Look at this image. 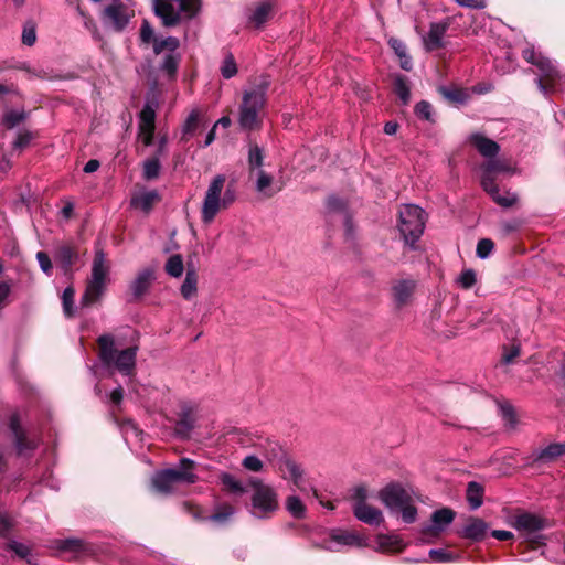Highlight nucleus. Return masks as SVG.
I'll use <instances>...</instances> for the list:
<instances>
[{
	"instance_id": "29",
	"label": "nucleus",
	"mask_w": 565,
	"mask_h": 565,
	"mask_svg": "<svg viewBox=\"0 0 565 565\" xmlns=\"http://www.w3.org/2000/svg\"><path fill=\"white\" fill-rule=\"evenodd\" d=\"M454 518H455V512L448 508H443L440 510H437L431 514L433 524L430 526H427L424 530V532L425 533L440 532L448 524H450L454 521Z\"/></svg>"
},
{
	"instance_id": "14",
	"label": "nucleus",
	"mask_w": 565,
	"mask_h": 565,
	"mask_svg": "<svg viewBox=\"0 0 565 565\" xmlns=\"http://www.w3.org/2000/svg\"><path fill=\"white\" fill-rule=\"evenodd\" d=\"M180 42L174 36H168L161 41L154 42V54H160L163 51L168 53L163 57L160 70L166 72L169 77H173L177 73L180 63V55L177 53Z\"/></svg>"
},
{
	"instance_id": "32",
	"label": "nucleus",
	"mask_w": 565,
	"mask_h": 565,
	"mask_svg": "<svg viewBox=\"0 0 565 565\" xmlns=\"http://www.w3.org/2000/svg\"><path fill=\"white\" fill-rule=\"evenodd\" d=\"M487 531V524L480 519H471L462 529V536L480 541L483 539Z\"/></svg>"
},
{
	"instance_id": "35",
	"label": "nucleus",
	"mask_w": 565,
	"mask_h": 565,
	"mask_svg": "<svg viewBox=\"0 0 565 565\" xmlns=\"http://www.w3.org/2000/svg\"><path fill=\"white\" fill-rule=\"evenodd\" d=\"M286 510L295 519H303L306 515V507L299 497L291 494L286 498Z\"/></svg>"
},
{
	"instance_id": "48",
	"label": "nucleus",
	"mask_w": 565,
	"mask_h": 565,
	"mask_svg": "<svg viewBox=\"0 0 565 565\" xmlns=\"http://www.w3.org/2000/svg\"><path fill=\"white\" fill-rule=\"evenodd\" d=\"M477 277L473 269H465L457 278V282L465 289L471 288L476 284Z\"/></svg>"
},
{
	"instance_id": "21",
	"label": "nucleus",
	"mask_w": 565,
	"mask_h": 565,
	"mask_svg": "<svg viewBox=\"0 0 565 565\" xmlns=\"http://www.w3.org/2000/svg\"><path fill=\"white\" fill-rule=\"evenodd\" d=\"M9 426L13 434L15 448L19 455L25 456L36 447V441L34 439H30L26 436V433L22 429L18 413L12 414Z\"/></svg>"
},
{
	"instance_id": "31",
	"label": "nucleus",
	"mask_w": 565,
	"mask_h": 565,
	"mask_svg": "<svg viewBox=\"0 0 565 565\" xmlns=\"http://www.w3.org/2000/svg\"><path fill=\"white\" fill-rule=\"evenodd\" d=\"M483 487L476 481H470L466 490V499L471 510H477L483 503Z\"/></svg>"
},
{
	"instance_id": "20",
	"label": "nucleus",
	"mask_w": 565,
	"mask_h": 565,
	"mask_svg": "<svg viewBox=\"0 0 565 565\" xmlns=\"http://www.w3.org/2000/svg\"><path fill=\"white\" fill-rule=\"evenodd\" d=\"M276 8V0H259L249 9L247 15L248 23L254 28H262L267 21H269Z\"/></svg>"
},
{
	"instance_id": "2",
	"label": "nucleus",
	"mask_w": 565,
	"mask_h": 565,
	"mask_svg": "<svg viewBox=\"0 0 565 565\" xmlns=\"http://www.w3.org/2000/svg\"><path fill=\"white\" fill-rule=\"evenodd\" d=\"M522 56L526 62L536 66L539 76L535 83L544 96H550L556 92H565V73L552 60L541 52H536L533 47L524 49Z\"/></svg>"
},
{
	"instance_id": "28",
	"label": "nucleus",
	"mask_w": 565,
	"mask_h": 565,
	"mask_svg": "<svg viewBox=\"0 0 565 565\" xmlns=\"http://www.w3.org/2000/svg\"><path fill=\"white\" fill-rule=\"evenodd\" d=\"M470 141L484 158H494L500 151V146L494 140L489 139L481 134L472 135L470 137Z\"/></svg>"
},
{
	"instance_id": "47",
	"label": "nucleus",
	"mask_w": 565,
	"mask_h": 565,
	"mask_svg": "<svg viewBox=\"0 0 565 565\" xmlns=\"http://www.w3.org/2000/svg\"><path fill=\"white\" fill-rule=\"evenodd\" d=\"M494 248V243L490 238H482L477 244V256L481 259H486L490 256Z\"/></svg>"
},
{
	"instance_id": "5",
	"label": "nucleus",
	"mask_w": 565,
	"mask_h": 565,
	"mask_svg": "<svg viewBox=\"0 0 565 565\" xmlns=\"http://www.w3.org/2000/svg\"><path fill=\"white\" fill-rule=\"evenodd\" d=\"M268 86L269 81L263 77L256 87L244 93L238 116V122L242 129L254 130L259 127L260 113L266 102Z\"/></svg>"
},
{
	"instance_id": "40",
	"label": "nucleus",
	"mask_w": 565,
	"mask_h": 565,
	"mask_svg": "<svg viewBox=\"0 0 565 565\" xmlns=\"http://www.w3.org/2000/svg\"><path fill=\"white\" fill-rule=\"evenodd\" d=\"M160 161L158 157L147 159L143 162L142 177L146 180L157 179L160 174Z\"/></svg>"
},
{
	"instance_id": "7",
	"label": "nucleus",
	"mask_w": 565,
	"mask_h": 565,
	"mask_svg": "<svg viewBox=\"0 0 565 565\" xmlns=\"http://www.w3.org/2000/svg\"><path fill=\"white\" fill-rule=\"evenodd\" d=\"M195 462L188 458H182L178 467L158 471L152 477V486L158 492L171 493L179 483L192 484L198 481L194 473Z\"/></svg>"
},
{
	"instance_id": "18",
	"label": "nucleus",
	"mask_w": 565,
	"mask_h": 565,
	"mask_svg": "<svg viewBox=\"0 0 565 565\" xmlns=\"http://www.w3.org/2000/svg\"><path fill=\"white\" fill-rule=\"evenodd\" d=\"M449 26V19L430 23L427 34L423 36V44L427 52H433L444 47V36Z\"/></svg>"
},
{
	"instance_id": "11",
	"label": "nucleus",
	"mask_w": 565,
	"mask_h": 565,
	"mask_svg": "<svg viewBox=\"0 0 565 565\" xmlns=\"http://www.w3.org/2000/svg\"><path fill=\"white\" fill-rule=\"evenodd\" d=\"M367 490L365 487L360 486L353 489V514L354 516L369 525L377 526L384 521L383 513L380 509L369 504Z\"/></svg>"
},
{
	"instance_id": "60",
	"label": "nucleus",
	"mask_w": 565,
	"mask_h": 565,
	"mask_svg": "<svg viewBox=\"0 0 565 565\" xmlns=\"http://www.w3.org/2000/svg\"><path fill=\"white\" fill-rule=\"evenodd\" d=\"M388 43L398 57L404 56L405 53L407 52L405 43L398 39H391Z\"/></svg>"
},
{
	"instance_id": "30",
	"label": "nucleus",
	"mask_w": 565,
	"mask_h": 565,
	"mask_svg": "<svg viewBox=\"0 0 565 565\" xmlns=\"http://www.w3.org/2000/svg\"><path fill=\"white\" fill-rule=\"evenodd\" d=\"M181 295L184 299H192L198 291V274L193 266H189L185 274V279L180 288Z\"/></svg>"
},
{
	"instance_id": "39",
	"label": "nucleus",
	"mask_w": 565,
	"mask_h": 565,
	"mask_svg": "<svg viewBox=\"0 0 565 565\" xmlns=\"http://www.w3.org/2000/svg\"><path fill=\"white\" fill-rule=\"evenodd\" d=\"M376 541L383 551H397L402 548V540L394 534H380Z\"/></svg>"
},
{
	"instance_id": "27",
	"label": "nucleus",
	"mask_w": 565,
	"mask_h": 565,
	"mask_svg": "<svg viewBox=\"0 0 565 565\" xmlns=\"http://www.w3.org/2000/svg\"><path fill=\"white\" fill-rule=\"evenodd\" d=\"M160 194L156 190H143L132 195L130 205L135 209H139L145 213L150 212L152 206L159 202Z\"/></svg>"
},
{
	"instance_id": "53",
	"label": "nucleus",
	"mask_w": 565,
	"mask_h": 565,
	"mask_svg": "<svg viewBox=\"0 0 565 565\" xmlns=\"http://www.w3.org/2000/svg\"><path fill=\"white\" fill-rule=\"evenodd\" d=\"M415 113L419 118L430 120L431 117V105L428 102L422 100L416 104Z\"/></svg>"
},
{
	"instance_id": "54",
	"label": "nucleus",
	"mask_w": 565,
	"mask_h": 565,
	"mask_svg": "<svg viewBox=\"0 0 565 565\" xmlns=\"http://www.w3.org/2000/svg\"><path fill=\"white\" fill-rule=\"evenodd\" d=\"M36 41V32L35 28L32 24H26L22 32V42L23 44L31 46Z\"/></svg>"
},
{
	"instance_id": "62",
	"label": "nucleus",
	"mask_w": 565,
	"mask_h": 565,
	"mask_svg": "<svg viewBox=\"0 0 565 565\" xmlns=\"http://www.w3.org/2000/svg\"><path fill=\"white\" fill-rule=\"evenodd\" d=\"M461 7L482 9L486 7L484 0H455Z\"/></svg>"
},
{
	"instance_id": "43",
	"label": "nucleus",
	"mask_w": 565,
	"mask_h": 565,
	"mask_svg": "<svg viewBox=\"0 0 565 565\" xmlns=\"http://www.w3.org/2000/svg\"><path fill=\"white\" fill-rule=\"evenodd\" d=\"M235 513V509L230 504H223L217 508L216 512L209 516V519L216 523L226 522L233 514Z\"/></svg>"
},
{
	"instance_id": "24",
	"label": "nucleus",
	"mask_w": 565,
	"mask_h": 565,
	"mask_svg": "<svg viewBox=\"0 0 565 565\" xmlns=\"http://www.w3.org/2000/svg\"><path fill=\"white\" fill-rule=\"evenodd\" d=\"M481 185L483 190L491 195L493 201L503 207H510L516 202V195L507 194L501 195L499 193V188L494 182V178L492 173H487L483 171V175L481 179Z\"/></svg>"
},
{
	"instance_id": "12",
	"label": "nucleus",
	"mask_w": 565,
	"mask_h": 565,
	"mask_svg": "<svg viewBox=\"0 0 565 565\" xmlns=\"http://www.w3.org/2000/svg\"><path fill=\"white\" fill-rule=\"evenodd\" d=\"M190 7L189 0H156L154 11L166 26H172L180 21L183 12L192 14Z\"/></svg>"
},
{
	"instance_id": "41",
	"label": "nucleus",
	"mask_w": 565,
	"mask_h": 565,
	"mask_svg": "<svg viewBox=\"0 0 565 565\" xmlns=\"http://www.w3.org/2000/svg\"><path fill=\"white\" fill-rule=\"evenodd\" d=\"M74 296L75 290L73 287H66L62 295V305H63V311L66 317H73L74 316Z\"/></svg>"
},
{
	"instance_id": "33",
	"label": "nucleus",
	"mask_w": 565,
	"mask_h": 565,
	"mask_svg": "<svg viewBox=\"0 0 565 565\" xmlns=\"http://www.w3.org/2000/svg\"><path fill=\"white\" fill-rule=\"evenodd\" d=\"M264 151L257 145H253L249 147L248 151V170L249 177H254L258 170H264Z\"/></svg>"
},
{
	"instance_id": "22",
	"label": "nucleus",
	"mask_w": 565,
	"mask_h": 565,
	"mask_svg": "<svg viewBox=\"0 0 565 565\" xmlns=\"http://www.w3.org/2000/svg\"><path fill=\"white\" fill-rule=\"evenodd\" d=\"M255 182V190L263 198L270 199L282 190V183L275 180L274 175L265 170H258L254 177H249Z\"/></svg>"
},
{
	"instance_id": "58",
	"label": "nucleus",
	"mask_w": 565,
	"mask_h": 565,
	"mask_svg": "<svg viewBox=\"0 0 565 565\" xmlns=\"http://www.w3.org/2000/svg\"><path fill=\"white\" fill-rule=\"evenodd\" d=\"M11 292V286L8 282L0 281V311L7 306Z\"/></svg>"
},
{
	"instance_id": "64",
	"label": "nucleus",
	"mask_w": 565,
	"mask_h": 565,
	"mask_svg": "<svg viewBox=\"0 0 565 565\" xmlns=\"http://www.w3.org/2000/svg\"><path fill=\"white\" fill-rule=\"evenodd\" d=\"M122 397H124V390L121 386H118L115 390H113V392L109 395L110 402L116 406L120 405Z\"/></svg>"
},
{
	"instance_id": "45",
	"label": "nucleus",
	"mask_w": 565,
	"mask_h": 565,
	"mask_svg": "<svg viewBox=\"0 0 565 565\" xmlns=\"http://www.w3.org/2000/svg\"><path fill=\"white\" fill-rule=\"evenodd\" d=\"M237 73V66L232 54L225 56L222 66L221 74L224 78L228 79L235 76Z\"/></svg>"
},
{
	"instance_id": "38",
	"label": "nucleus",
	"mask_w": 565,
	"mask_h": 565,
	"mask_svg": "<svg viewBox=\"0 0 565 565\" xmlns=\"http://www.w3.org/2000/svg\"><path fill=\"white\" fill-rule=\"evenodd\" d=\"M221 483L223 484L224 489L231 493L244 494L246 492V488L243 486V483L231 473H222Z\"/></svg>"
},
{
	"instance_id": "44",
	"label": "nucleus",
	"mask_w": 565,
	"mask_h": 565,
	"mask_svg": "<svg viewBox=\"0 0 565 565\" xmlns=\"http://www.w3.org/2000/svg\"><path fill=\"white\" fill-rule=\"evenodd\" d=\"M199 126V113L193 110L186 118L182 128V140H186Z\"/></svg>"
},
{
	"instance_id": "23",
	"label": "nucleus",
	"mask_w": 565,
	"mask_h": 565,
	"mask_svg": "<svg viewBox=\"0 0 565 565\" xmlns=\"http://www.w3.org/2000/svg\"><path fill=\"white\" fill-rule=\"evenodd\" d=\"M416 288V281L413 279L396 280L392 285V296L397 308H402L411 302Z\"/></svg>"
},
{
	"instance_id": "34",
	"label": "nucleus",
	"mask_w": 565,
	"mask_h": 565,
	"mask_svg": "<svg viewBox=\"0 0 565 565\" xmlns=\"http://www.w3.org/2000/svg\"><path fill=\"white\" fill-rule=\"evenodd\" d=\"M54 257L65 269H68L75 262L77 254L72 246L62 245L56 249Z\"/></svg>"
},
{
	"instance_id": "49",
	"label": "nucleus",
	"mask_w": 565,
	"mask_h": 565,
	"mask_svg": "<svg viewBox=\"0 0 565 565\" xmlns=\"http://www.w3.org/2000/svg\"><path fill=\"white\" fill-rule=\"evenodd\" d=\"M482 169L487 173L493 172H507L509 168L505 163L494 158H490L483 166Z\"/></svg>"
},
{
	"instance_id": "46",
	"label": "nucleus",
	"mask_w": 565,
	"mask_h": 565,
	"mask_svg": "<svg viewBox=\"0 0 565 565\" xmlns=\"http://www.w3.org/2000/svg\"><path fill=\"white\" fill-rule=\"evenodd\" d=\"M140 40L145 44H150V43L154 44L156 41H161L162 39H157L154 36V31H153L152 26L150 25V23L147 20H143L141 28H140Z\"/></svg>"
},
{
	"instance_id": "52",
	"label": "nucleus",
	"mask_w": 565,
	"mask_h": 565,
	"mask_svg": "<svg viewBox=\"0 0 565 565\" xmlns=\"http://www.w3.org/2000/svg\"><path fill=\"white\" fill-rule=\"evenodd\" d=\"M429 557L436 563H446L452 561V555L443 548H434L429 551Z\"/></svg>"
},
{
	"instance_id": "1",
	"label": "nucleus",
	"mask_w": 565,
	"mask_h": 565,
	"mask_svg": "<svg viewBox=\"0 0 565 565\" xmlns=\"http://www.w3.org/2000/svg\"><path fill=\"white\" fill-rule=\"evenodd\" d=\"M257 448L282 479L292 482L301 493L306 495L312 493L318 499V492L312 482L307 478L305 470L285 454L277 441L262 439L257 444Z\"/></svg>"
},
{
	"instance_id": "37",
	"label": "nucleus",
	"mask_w": 565,
	"mask_h": 565,
	"mask_svg": "<svg viewBox=\"0 0 565 565\" xmlns=\"http://www.w3.org/2000/svg\"><path fill=\"white\" fill-rule=\"evenodd\" d=\"M394 92L401 99V102L406 105L409 102L411 93L407 77L404 75H396L393 82Z\"/></svg>"
},
{
	"instance_id": "8",
	"label": "nucleus",
	"mask_w": 565,
	"mask_h": 565,
	"mask_svg": "<svg viewBox=\"0 0 565 565\" xmlns=\"http://www.w3.org/2000/svg\"><path fill=\"white\" fill-rule=\"evenodd\" d=\"M248 486L253 489L250 513L257 519L270 518L279 508L278 493L258 478H250Z\"/></svg>"
},
{
	"instance_id": "61",
	"label": "nucleus",
	"mask_w": 565,
	"mask_h": 565,
	"mask_svg": "<svg viewBox=\"0 0 565 565\" xmlns=\"http://www.w3.org/2000/svg\"><path fill=\"white\" fill-rule=\"evenodd\" d=\"M81 547V541L78 540H64L61 542L60 548L63 551H77Z\"/></svg>"
},
{
	"instance_id": "25",
	"label": "nucleus",
	"mask_w": 565,
	"mask_h": 565,
	"mask_svg": "<svg viewBox=\"0 0 565 565\" xmlns=\"http://www.w3.org/2000/svg\"><path fill=\"white\" fill-rule=\"evenodd\" d=\"M565 455V443H552L531 455L533 463H551Z\"/></svg>"
},
{
	"instance_id": "56",
	"label": "nucleus",
	"mask_w": 565,
	"mask_h": 565,
	"mask_svg": "<svg viewBox=\"0 0 565 565\" xmlns=\"http://www.w3.org/2000/svg\"><path fill=\"white\" fill-rule=\"evenodd\" d=\"M12 527V521L10 516L3 512H0V540L6 539Z\"/></svg>"
},
{
	"instance_id": "10",
	"label": "nucleus",
	"mask_w": 565,
	"mask_h": 565,
	"mask_svg": "<svg viewBox=\"0 0 565 565\" xmlns=\"http://www.w3.org/2000/svg\"><path fill=\"white\" fill-rule=\"evenodd\" d=\"M398 230L404 242L414 247L424 233L426 224L425 211L415 204H405L398 212Z\"/></svg>"
},
{
	"instance_id": "50",
	"label": "nucleus",
	"mask_w": 565,
	"mask_h": 565,
	"mask_svg": "<svg viewBox=\"0 0 565 565\" xmlns=\"http://www.w3.org/2000/svg\"><path fill=\"white\" fill-rule=\"evenodd\" d=\"M444 96L455 103L462 104L466 102L468 94L462 89H447L443 88Z\"/></svg>"
},
{
	"instance_id": "57",
	"label": "nucleus",
	"mask_w": 565,
	"mask_h": 565,
	"mask_svg": "<svg viewBox=\"0 0 565 565\" xmlns=\"http://www.w3.org/2000/svg\"><path fill=\"white\" fill-rule=\"evenodd\" d=\"M36 259L39 262L41 269L49 275L52 269V263L49 255L44 252H38Z\"/></svg>"
},
{
	"instance_id": "36",
	"label": "nucleus",
	"mask_w": 565,
	"mask_h": 565,
	"mask_svg": "<svg viewBox=\"0 0 565 565\" xmlns=\"http://www.w3.org/2000/svg\"><path fill=\"white\" fill-rule=\"evenodd\" d=\"M164 270L169 276L173 278L181 277L184 271L182 256L180 254L171 255L164 265Z\"/></svg>"
},
{
	"instance_id": "16",
	"label": "nucleus",
	"mask_w": 565,
	"mask_h": 565,
	"mask_svg": "<svg viewBox=\"0 0 565 565\" xmlns=\"http://www.w3.org/2000/svg\"><path fill=\"white\" fill-rule=\"evenodd\" d=\"M514 527L526 542L536 545L542 543L541 530L544 527V523L541 518L531 513H522L515 518Z\"/></svg>"
},
{
	"instance_id": "4",
	"label": "nucleus",
	"mask_w": 565,
	"mask_h": 565,
	"mask_svg": "<svg viewBox=\"0 0 565 565\" xmlns=\"http://www.w3.org/2000/svg\"><path fill=\"white\" fill-rule=\"evenodd\" d=\"M99 359L106 366H114L122 375H131L136 366L137 347L118 350L111 334H103L97 340Z\"/></svg>"
},
{
	"instance_id": "55",
	"label": "nucleus",
	"mask_w": 565,
	"mask_h": 565,
	"mask_svg": "<svg viewBox=\"0 0 565 565\" xmlns=\"http://www.w3.org/2000/svg\"><path fill=\"white\" fill-rule=\"evenodd\" d=\"M33 136L29 131H21L18 134L17 139L13 142V148L22 150L31 142Z\"/></svg>"
},
{
	"instance_id": "26",
	"label": "nucleus",
	"mask_w": 565,
	"mask_h": 565,
	"mask_svg": "<svg viewBox=\"0 0 565 565\" xmlns=\"http://www.w3.org/2000/svg\"><path fill=\"white\" fill-rule=\"evenodd\" d=\"M156 278V268L147 267L138 273L136 278L130 284V289L136 298L141 297L150 287Z\"/></svg>"
},
{
	"instance_id": "3",
	"label": "nucleus",
	"mask_w": 565,
	"mask_h": 565,
	"mask_svg": "<svg viewBox=\"0 0 565 565\" xmlns=\"http://www.w3.org/2000/svg\"><path fill=\"white\" fill-rule=\"evenodd\" d=\"M224 174L215 175L205 192L202 207L201 220L204 224H211L220 211L227 209L236 199L235 190L232 185L226 186Z\"/></svg>"
},
{
	"instance_id": "59",
	"label": "nucleus",
	"mask_w": 565,
	"mask_h": 565,
	"mask_svg": "<svg viewBox=\"0 0 565 565\" xmlns=\"http://www.w3.org/2000/svg\"><path fill=\"white\" fill-rule=\"evenodd\" d=\"M10 548L21 558H25L30 555V547L20 542H12Z\"/></svg>"
},
{
	"instance_id": "19",
	"label": "nucleus",
	"mask_w": 565,
	"mask_h": 565,
	"mask_svg": "<svg viewBox=\"0 0 565 565\" xmlns=\"http://www.w3.org/2000/svg\"><path fill=\"white\" fill-rule=\"evenodd\" d=\"M154 120V108L151 105L146 104L139 116V138L146 147L151 146L153 142L156 128Z\"/></svg>"
},
{
	"instance_id": "15",
	"label": "nucleus",
	"mask_w": 565,
	"mask_h": 565,
	"mask_svg": "<svg viewBox=\"0 0 565 565\" xmlns=\"http://www.w3.org/2000/svg\"><path fill=\"white\" fill-rule=\"evenodd\" d=\"M175 434L185 438L193 430L198 419V405L191 401H180L175 412Z\"/></svg>"
},
{
	"instance_id": "6",
	"label": "nucleus",
	"mask_w": 565,
	"mask_h": 565,
	"mask_svg": "<svg viewBox=\"0 0 565 565\" xmlns=\"http://www.w3.org/2000/svg\"><path fill=\"white\" fill-rule=\"evenodd\" d=\"M379 499L391 512H401L405 523H414L417 516L413 493L398 483H391L379 492Z\"/></svg>"
},
{
	"instance_id": "63",
	"label": "nucleus",
	"mask_w": 565,
	"mask_h": 565,
	"mask_svg": "<svg viewBox=\"0 0 565 565\" xmlns=\"http://www.w3.org/2000/svg\"><path fill=\"white\" fill-rule=\"evenodd\" d=\"M520 354V347L519 345H512V348L503 354V362L505 364L511 363L516 356Z\"/></svg>"
},
{
	"instance_id": "42",
	"label": "nucleus",
	"mask_w": 565,
	"mask_h": 565,
	"mask_svg": "<svg viewBox=\"0 0 565 565\" xmlns=\"http://www.w3.org/2000/svg\"><path fill=\"white\" fill-rule=\"evenodd\" d=\"M25 117L26 115L24 111L11 109L4 114L2 121L7 128L12 129L20 122H22L25 119Z\"/></svg>"
},
{
	"instance_id": "9",
	"label": "nucleus",
	"mask_w": 565,
	"mask_h": 565,
	"mask_svg": "<svg viewBox=\"0 0 565 565\" xmlns=\"http://www.w3.org/2000/svg\"><path fill=\"white\" fill-rule=\"evenodd\" d=\"M109 264L103 249H96L92 265V277L82 297V306L96 302L104 294L109 280Z\"/></svg>"
},
{
	"instance_id": "17",
	"label": "nucleus",
	"mask_w": 565,
	"mask_h": 565,
	"mask_svg": "<svg viewBox=\"0 0 565 565\" xmlns=\"http://www.w3.org/2000/svg\"><path fill=\"white\" fill-rule=\"evenodd\" d=\"M130 14L125 4L116 1L106 7L103 12L104 23L111 26L115 31H122L128 24Z\"/></svg>"
},
{
	"instance_id": "13",
	"label": "nucleus",
	"mask_w": 565,
	"mask_h": 565,
	"mask_svg": "<svg viewBox=\"0 0 565 565\" xmlns=\"http://www.w3.org/2000/svg\"><path fill=\"white\" fill-rule=\"evenodd\" d=\"M365 541L362 536L353 531L342 529H333L329 536L323 539L319 546L326 551L339 552L344 546H363Z\"/></svg>"
},
{
	"instance_id": "51",
	"label": "nucleus",
	"mask_w": 565,
	"mask_h": 565,
	"mask_svg": "<svg viewBox=\"0 0 565 565\" xmlns=\"http://www.w3.org/2000/svg\"><path fill=\"white\" fill-rule=\"evenodd\" d=\"M242 465L245 469L253 471V472H258L263 469L262 460L257 456H254V455L246 456L243 459Z\"/></svg>"
}]
</instances>
